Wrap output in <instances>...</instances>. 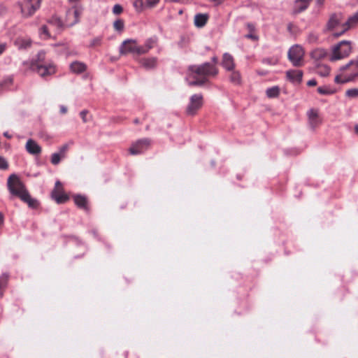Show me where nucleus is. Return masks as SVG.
<instances>
[{
    "instance_id": "nucleus-9",
    "label": "nucleus",
    "mask_w": 358,
    "mask_h": 358,
    "mask_svg": "<svg viewBox=\"0 0 358 358\" xmlns=\"http://www.w3.org/2000/svg\"><path fill=\"white\" fill-rule=\"evenodd\" d=\"M42 0H25L21 5V12L23 16L29 17L32 15L40 7Z\"/></svg>"
},
{
    "instance_id": "nucleus-46",
    "label": "nucleus",
    "mask_w": 358,
    "mask_h": 358,
    "mask_svg": "<svg viewBox=\"0 0 358 358\" xmlns=\"http://www.w3.org/2000/svg\"><path fill=\"white\" fill-rule=\"evenodd\" d=\"M246 38L252 39V41H257L259 37L254 34V32H250L245 36Z\"/></svg>"
},
{
    "instance_id": "nucleus-36",
    "label": "nucleus",
    "mask_w": 358,
    "mask_h": 358,
    "mask_svg": "<svg viewBox=\"0 0 358 358\" xmlns=\"http://www.w3.org/2000/svg\"><path fill=\"white\" fill-rule=\"evenodd\" d=\"M345 95L349 98H357L358 97V89H349L345 92Z\"/></svg>"
},
{
    "instance_id": "nucleus-53",
    "label": "nucleus",
    "mask_w": 358,
    "mask_h": 358,
    "mask_svg": "<svg viewBox=\"0 0 358 358\" xmlns=\"http://www.w3.org/2000/svg\"><path fill=\"white\" fill-rule=\"evenodd\" d=\"M3 136L8 138H12V136L8 131L4 132Z\"/></svg>"
},
{
    "instance_id": "nucleus-18",
    "label": "nucleus",
    "mask_w": 358,
    "mask_h": 358,
    "mask_svg": "<svg viewBox=\"0 0 358 358\" xmlns=\"http://www.w3.org/2000/svg\"><path fill=\"white\" fill-rule=\"evenodd\" d=\"M288 80L294 83H300L302 80L303 71L301 70H289L286 72Z\"/></svg>"
},
{
    "instance_id": "nucleus-57",
    "label": "nucleus",
    "mask_w": 358,
    "mask_h": 358,
    "mask_svg": "<svg viewBox=\"0 0 358 358\" xmlns=\"http://www.w3.org/2000/svg\"><path fill=\"white\" fill-rule=\"evenodd\" d=\"M212 61L214 62V63H217V58L216 57H214L212 58Z\"/></svg>"
},
{
    "instance_id": "nucleus-3",
    "label": "nucleus",
    "mask_w": 358,
    "mask_h": 358,
    "mask_svg": "<svg viewBox=\"0 0 358 358\" xmlns=\"http://www.w3.org/2000/svg\"><path fill=\"white\" fill-rule=\"evenodd\" d=\"M24 70L30 69L36 71L43 78L51 76L55 73V66L51 64L45 62V52H39L36 55V59L31 61H25L22 63Z\"/></svg>"
},
{
    "instance_id": "nucleus-2",
    "label": "nucleus",
    "mask_w": 358,
    "mask_h": 358,
    "mask_svg": "<svg viewBox=\"0 0 358 358\" xmlns=\"http://www.w3.org/2000/svg\"><path fill=\"white\" fill-rule=\"evenodd\" d=\"M7 186L12 195L18 196L22 201L27 203L29 207L35 208L38 206L37 200L31 197L24 185L17 175L12 174L9 176Z\"/></svg>"
},
{
    "instance_id": "nucleus-6",
    "label": "nucleus",
    "mask_w": 358,
    "mask_h": 358,
    "mask_svg": "<svg viewBox=\"0 0 358 358\" xmlns=\"http://www.w3.org/2000/svg\"><path fill=\"white\" fill-rule=\"evenodd\" d=\"M304 50L299 45H292L288 50L287 57L294 66L300 67L303 65Z\"/></svg>"
},
{
    "instance_id": "nucleus-48",
    "label": "nucleus",
    "mask_w": 358,
    "mask_h": 358,
    "mask_svg": "<svg viewBox=\"0 0 358 358\" xmlns=\"http://www.w3.org/2000/svg\"><path fill=\"white\" fill-rule=\"evenodd\" d=\"M87 114V111L84 110H82L80 113V117H82L83 120L84 122H87V120H86V115Z\"/></svg>"
},
{
    "instance_id": "nucleus-5",
    "label": "nucleus",
    "mask_w": 358,
    "mask_h": 358,
    "mask_svg": "<svg viewBox=\"0 0 358 358\" xmlns=\"http://www.w3.org/2000/svg\"><path fill=\"white\" fill-rule=\"evenodd\" d=\"M352 51L351 42L342 41L333 48L330 60L334 62L348 57Z\"/></svg>"
},
{
    "instance_id": "nucleus-54",
    "label": "nucleus",
    "mask_w": 358,
    "mask_h": 358,
    "mask_svg": "<svg viewBox=\"0 0 358 358\" xmlns=\"http://www.w3.org/2000/svg\"><path fill=\"white\" fill-rule=\"evenodd\" d=\"M324 0H317V3L319 4V5H322L323 3H324Z\"/></svg>"
},
{
    "instance_id": "nucleus-31",
    "label": "nucleus",
    "mask_w": 358,
    "mask_h": 358,
    "mask_svg": "<svg viewBox=\"0 0 358 358\" xmlns=\"http://www.w3.org/2000/svg\"><path fill=\"white\" fill-rule=\"evenodd\" d=\"M317 73L322 76H327L330 73V68L325 64H319L317 66Z\"/></svg>"
},
{
    "instance_id": "nucleus-60",
    "label": "nucleus",
    "mask_w": 358,
    "mask_h": 358,
    "mask_svg": "<svg viewBox=\"0 0 358 358\" xmlns=\"http://www.w3.org/2000/svg\"><path fill=\"white\" fill-rule=\"evenodd\" d=\"M357 1H358V0H357Z\"/></svg>"
},
{
    "instance_id": "nucleus-34",
    "label": "nucleus",
    "mask_w": 358,
    "mask_h": 358,
    "mask_svg": "<svg viewBox=\"0 0 358 358\" xmlns=\"http://www.w3.org/2000/svg\"><path fill=\"white\" fill-rule=\"evenodd\" d=\"M8 275L5 273L0 276V297L3 296L2 289L6 287L8 282Z\"/></svg>"
},
{
    "instance_id": "nucleus-23",
    "label": "nucleus",
    "mask_w": 358,
    "mask_h": 358,
    "mask_svg": "<svg viewBox=\"0 0 358 358\" xmlns=\"http://www.w3.org/2000/svg\"><path fill=\"white\" fill-rule=\"evenodd\" d=\"M157 43V38L156 36H152L148 38L145 44L141 46V50L143 51V54L147 53L150 49H152Z\"/></svg>"
},
{
    "instance_id": "nucleus-38",
    "label": "nucleus",
    "mask_w": 358,
    "mask_h": 358,
    "mask_svg": "<svg viewBox=\"0 0 358 358\" xmlns=\"http://www.w3.org/2000/svg\"><path fill=\"white\" fill-rule=\"evenodd\" d=\"M62 158L63 157L59 153H53L51 156V162L52 164L57 165L60 162Z\"/></svg>"
},
{
    "instance_id": "nucleus-10",
    "label": "nucleus",
    "mask_w": 358,
    "mask_h": 358,
    "mask_svg": "<svg viewBox=\"0 0 358 358\" xmlns=\"http://www.w3.org/2000/svg\"><path fill=\"white\" fill-rule=\"evenodd\" d=\"M81 11L76 7H72L66 10L64 22V27H72L78 22Z\"/></svg>"
},
{
    "instance_id": "nucleus-29",
    "label": "nucleus",
    "mask_w": 358,
    "mask_h": 358,
    "mask_svg": "<svg viewBox=\"0 0 358 358\" xmlns=\"http://www.w3.org/2000/svg\"><path fill=\"white\" fill-rule=\"evenodd\" d=\"M231 72V74L229 76V80L230 81L235 84V85H239L241 83V76L239 71H236L235 69L233 71H229Z\"/></svg>"
},
{
    "instance_id": "nucleus-59",
    "label": "nucleus",
    "mask_w": 358,
    "mask_h": 358,
    "mask_svg": "<svg viewBox=\"0 0 358 358\" xmlns=\"http://www.w3.org/2000/svg\"><path fill=\"white\" fill-rule=\"evenodd\" d=\"M134 123L135 124H138V119H135L134 120Z\"/></svg>"
},
{
    "instance_id": "nucleus-40",
    "label": "nucleus",
    "mask_w": 358,
    "mask_h": 358,
    "mask_svg": "<svg viewBox=\"0 0 358 358\" xmlns=\"http://www.w3.org/2000/svg\"><path fill=\"white\" fill-rule=\"evenodd\" d=\"M123 8L120 4H115L113 8V13L115 15H120L122 13Z\"/></svg>"
},
{
    "instance_id": "nucleus-35",
    "label": "nucleus",
    "mask_w": 358,
    "mask_h": 358,
    "mask_svg": "<svg viewBox=\"0 0 358 358\" xmlns=\"http://www.w3.org/2000/svg\"><path fill=\"white\" fill-rule=\"evenodd\" d=\"M113 27L117 31H122L124 27V21L121 19H117L113 22Z\"/></svg>"
},
{
    "instance_id": "nucleus-27",
    "label": "nucleus",
    "mask_w": 358,
    "mask_h": 358,
    "mask_svg": "<svg viewBox=\"0 0 358 358\" xmlns=\"http://www.w3.org/2000/svg\"><path fill=\"white\" fill-rule=\"evenodd\" d=\"M74 202L78 207L87 210V201L86 197L81 195H76L74 196Z\"/></svg>"
},
{
    "instance_id": "nucleus-37",
    "label": "nucleus",
    "mask_w": 358,
    "mask_h": 358,
    "mask_svg": "<svg viewBox=\"0 0 358 358\" xmlns=\"http://www.w3.org/2000/svg\"><path fill=\"white\" fill-rule=\"evenodd\" d=\"M278 62L276 57H267L262 59V63L268 65L274 66Z\"/></svg>"
},
{
    "instance_id": "nucleus-43",
    "label": "nucleus",
    "mask_w": 358,
    "mask_h": 358,
    "mask_svg": "<svg viewBox=\"0 0 358 358\" xmlns=\"http://www.w3.org/2000/svg\"><path fill=\"white\" fill-rule=\"evenodd\" d=\"M8 164L6 160L0 156V169L5 170L8 168Z\"/></svg>"
},
{
    "instance_id": "nucleus-19",
    "label": "nucleus",
    "mask_w": 358,
    "mask_h": 358,
    "mask_svg": "<svg viewBox=\"0 0 358 358\" xmlns=\"http://www.w3.org/2000/svg\"><path fill=\"white\" fill-rule=\"evenodd\" d=\"M312 0H295L293 13H300L308 8Z\"/></svg>"
},
{
    "instance_id": "nucleus-44",
    "label": "nucleus",
    "mask_w": 358,
    "mask_h": 358,
    "mask_svg": "<svg viewBox=\"0 0 358 358\" xmlns=\"http://www.w3.org/2000/svg\"><path fill=\"white\" fill-rule=\"evenodd\" d=\"M134 6L138 9L143 6V0H132Z\"/></svg>"
},
{
    "instance_id": "nucleus-17",
    "label": "nucleus",
    "mask_w": 358,
    "mask_h": 358,
    "mask_svg": "<svg viewBox=\"0 0 358 358\" xmlns=\"http://www.w3.org/2000/svg\"><path fill=\"white\" fill-rule=\"evenodd\" d=\"M221 64L222 67L227 71H233L235 69L234 59L233 56L228 52L223 54Z\"/></svg>"
},
{
    "instance_id": "nucleus-42",
    "label": "nucleus",
    "mask_w": 358,
    "mask_h": 358,
    "mask_svg": "<svg viewBox=\"0 0 358 358\" xmlns=\"http://www.w3.org/2000/svg\"><path fill=\"white\" fill-rule=\"evenodd\" d=\"M101 41H102V38L101 37H96L92 41V42L90 43V46H92V47L99 46L101 45Z\"/></svg>"
},
{
    "instance_id": "nucleus-21",
    "label": "nucleus",
    "mask_w": 358,
    "mask_h": 358,
    "mask_svg": "<svg viewBox=\"0 0 358 358\" xmlns=\"http://www.w3.org/2000/svg\"><path fill=\"white\" fill-rule=\"evenodd\" d=\"M308 117L309 124L313 129H315L320 124V120L318 117L317 111L315 109H310L308 111Z\"/></svg>"
},
{
    "instance_id": "nucleus-15",
    "label": "nucleus",
    "mask_w": 358,
    "mask_h": 358,
    "mask_svg": "<svg viewBox=\"0 0 358 358\" xmlns=\"http://www.w3.org/2000/svg\"><path fill=\"white\" fill-rule=\"evenodd\" d=\"M27 152L32 155H38L42 151L41 147L33 139L29 138L25 145Z\"/></svg>"
},
{
    "instance_id": "nucleus-14",
    "label": "nucleus",
    "mask_w": 358,
    "mask_h": 358,
    "mask_svg": "<svg viewBox=\"0 0 358 358\" xmlns=\"http://www.w3.org/2000/svg\"><path fill=\"white\" fill-rule=\"evenodd\" d=\"M336 29H340V31L342 29V24L341 22V17L339 15L334 13L331 15L326 26V30L329 31H333Z\"/></svg>"
},
{
    "instance_id": "nucleus-49",
    "label": "nucleus",
    "mask_w": 358,
    "mask_h": 358,
    "mask_svg": "<svg viewBox=\"0 0 358 358\" xmlns=\"http://www.w3.org/2000/svg\"><path fill=\"white\" fill-rule=\"evenodd\" d=\"M316 85H317V81L315 79L310 80L307 83V85H308L310 87L315 86Z\"/></svg>"
},
{
    "instance_id": "nucleus-11",
    "label": "nucleus",
    "mask_w": 358,
    "mask_h": 358,
    "mask_svg": "<svg viewBox=\"0 0 358 358\" xmlns=\"http://www.w3.org/2000/svg\"><path fill=\"white\" fill-rule=\"evenodd\" d=\"M51 195L58 203H64L69 199L68 196L64 192L62 182L59 180L56 181L55 188Z\"/></svg>"
},
{
    "instance_id": "nucleus-20",
    "label": "nucleus",
    "mask_w": 358,
    "mask_h": 358,
    "mask_svg": "<svg viewBox=\"0 0 358 358\" xmlns=\"http://www.w3.org/2000/svg\"><path fill=\"white\" fill-rule=\"evenodd\" d=\"M209 16L207 13H197L194 18V24L195 27L201 28L206 25Z\"/></svg>"
},
{
    "instance_id": "nucleus-58",
    "label": "nucleus",
    "mask_w": 358,
    "mask_h": 358,
    "mask_svg": "<svg viewBox=\"0 0 358 358\" xmlns=\"http://www.w3.org/2000/svg\"><path fill=\"white\" fill-rule=\"evenodd\" d=\"M292 24L291 23H289V24H288V26H287V29H288V30H289V31H290V30H291V29H292Z\"/></svg>"
},
{
    "instance_id": "nucleus-16",
    "label": "nucleus",
    "mask_w": 358,
    "mask_h": 358,
    "mask_svg": "<svg viewBox=\"0 0 358 358\" xmlns=\"http://www.w3.org/2000/svg\"><path fill=\"white\" fill-rule=\"evenodd\" d=\"M47 24L50 26L52 31L56 32L59 31L64 27L63 20L57 15H52L49 18L47 21Z\"/></svg>"
},
{
    "instance_id": "nucleus-50",
    "label": "nucleus",
    "mask_w": 358,
    "mask_h": 358,
    "mask_svg": "<svg viewBox=\"0 0 358 358\" xmlns=\"http://www.w3.org/2000/svg\"><path fill=\"white\" fill-rule=\"evenodd\" d=\"M247 27L249 29L250 32H254L255 30V26L251 23H248Z\"/></svg>"
},
{
    "instance_id": "nucleus-41",
    "label": "nucleus",
    "mask_w": 358,
    "mask_h": 358,
    "mask_svg": "<svg viewBox=\"0 0 358 358\" xmlns=\"http://www.w3.org/2000/svg\"><path fill=\"white\" fill-rule=\"evenodd\" d=\"M160 0H146L145 1V6L148 8H153L155 7Z\"/></svg>"
},
{
    "instance_id": "nucleus-1",
    "label": "nucleus",
    "mask_w": 358,
    "mask_h": 358,
    "mask_svg": "<svg viewBox=\"0 0 358 358\" xmlns=\"http://www.w3.org/2000/svg\"><path fill=\"white\" fill-rule=\"evenodd\" d=\"M188 71L186 80L189 86L202 85L208 82L209 76H215L218 73L217 68L209 62L190 66Z\"/></svg>"
},
{
    "instance_id": "nucleus-12",
    "label": "nucleus",
    "mask_w": 358,
    "mask_h": 358,
    "mask_svg": "<svg viewBox=\"0 0 358 358\" xmlns=\"http://www.w3.org/2000/svg\"><path fill=\"white\" fill-rule=\"evenodd\" d=\"M150 144V141L148 138L138 140L130 147L129 152L133 155L141 154L148 148Z\"/></svg>"
},
{
    "instance_id": "nucleus-55",
    "label": "nucleus",
    "mask_w": 358,
    "mask_h": 358,
    "mask_svg": "<svg viewBox=\"0 0 358 358\" xmlns=\"http://www.w3.org/2000/svg\"><path fill=\"white\" fill-rule=\"evenodd\" d=\"M355 131L356 134H358V124H356L355 126Z\"/></svg>"
},
{
    "instance_id": "nucleus-39",
    "label": "nucleus",
    "mask_w": 358,
    "mask_h": 358,
    "mask_svg": "<svg viewBox=\"0 0 358 358\" xmlns=\"http://www.w3.org/2000/svg\"><path fill=\"white\" fill-rule=\"evenodd\" d=\"M307 40L310 43H315L318 40V36L315 33H310L308 35Z\"/></svg>"
},
{
    "instance_id": "nucleus-30",
    "label": "nucleus",
    "mask_w": 358,
    "mask_h": 358,
    "mask_svg": "<svg viewBox=\"0 0 358 358\" xmlns=\"http://www.w3.org/2000/svg\"><path fill=\"white\" fill-rule=\"evenodd\" d=\"M317 92L322 95H331L334 94L336 90L329 85H324L319 87Z\"/></svg>"
},
{
    "instance_id": "nucleus-52",
    "label": "nucleus",
    "mask_w": 358,
    "mask_h": 358,
    "mask_svg": "<svg viewBox=\"0 0 358 358\" xmlns=\"http://www.w3.org/2000/svg\"><path fill=\"white\" fill-rule=\"evenodd\" d=\"M59 108L60 113L62 114H65L67 112V108L65 106L62 105L59 106Z\"/></svg>"
},
{
    "instance_id": "nucleus-32",
    "label": "nucleus",
    "mask_w": 358,
    "mask_h": 358,
    "mask_svg": "<svg viewBox=\"0 0 358 358\" xmlns=\"http://www.w3.org/2000/svg\"><path fill=\"white\" fill-rule=\"evenodd\" d=\"M13 84V78L9 76L0 82V92L3 90H8Z\"/></svg>"
},
{
    "instance_id": "nucleus-51",
    "label": "nucleus",
    "mask_w": 358,
    "mask_h": 358,
    "mask_svg": "<svg viewBox=\"0 0 358 358\" xmlns=\"http://www.w3.org/2000/svg\"><path fill=\"white\" fill-rule=\"evenodd\" d=\"M3 222H4V216H3V214L0 212V229L3 225Z\"/></svg>"
},
{
    "instance_id": "nucleus-4",
    "label": "nucleus",
    "mask_w": 358,
    "mask_h": 358,
    "mask_svg": "<svg viewBox=\"0 0 358 358\" xmlns=\"http://www.w3.org/2000/svg\"><path fill=\"white\" fill-rule=\"evenodd\" d=\"M350 67L352 68V73L349 75L341 76L338 75L334 78V82L337 84H343L350 81H352L358 77V57L350 60L347 64L342 66L340 68L341 71H345Z\"/></svg>"
},
{
    "instance_id": "nucleus-25",
    "label": "nucleus",
    "mask_w": 358,
    "mask_h": 358,
    "mask_svg": "<svg viewBox=\"0 0 358 358\" xmlns=\"http://www.w3.org/2000/svg\"><path fill=\"white\" fill-rule=\"evenodd\" d=\"M15 45L18 49H27L31 45V40L27 38L19 37L15 41Z\"/></svg>"
},
{
    "instance_id": "nucleus-24",
    "label": "nucleus",
    "mask_w": 358,
    "mask_h": 358,
    "mask_svg": "<svg viewBox=\"0 0 358 358\" xmlns=\"http://www.w3.org/2000/svg\"><path fill=\"white\" fill-rule=\"evenodd\" d=\"M327 56V51L324 48H315L310 52V57L315 61H319Z\"/></svg>"
},
{
    "instance_id": "nucleus-22",
    "label": "nucleus",
    "mask_w": 358,
    "mask_h": 358,
    "mask_svg": "<svg viewBox=\"0 0 358 358\" xmlns=\"http://www.w3.org/2000/svg\"><path fill=\"white\" fill-rule=\"evenodd\" d=\"M70 69L74 73H81L86 71L87 66L85 63L75 61L70 64Z\"/></svg>"
},
{
    "instance_id": "nucleus-45",
    "label": "nucleus",
    "mask_w": 358,
    "mask_h": 358,
    "mask_svg": "<svg viewBox=\"0 0 358 358\" xmlns=\"http://www.w3.org/2000/svg\"><path fill=\"white\" fill-rule=\"evenodd\" d=\"M69 149V145L68 144H65L64 145H62L60 148H59V154L62 155V157H64L65 156V153L66 152V151L68 150Z\"/></svg>"
},
{
    "instance_id": "nucleus-13",
    "label": "nucleus",
    "mask_w": 358,
    "mask_h": 358,
    "mask_svg": "<svg viewBox=\"0 0 358 358\" xmlns=\"http://www.w3.org/2000/svg\"><path fill=\"white\" fill-rule=\"evenodd\" d=\"M358 24V12L349 17L345 23L342 24V29L341 31H336L333 34L336 37H338L343 34L349 29L356 26Z\"/></svg>"
},
{
    "instance_id": "nucleus-26",
    "label": "nucleus",
    "mask_w": 358,
    "mask_h": 358,
    "mask_svg": "<svg viewBox=\"0 0 358 358\" xmlns=\"http://www.w3.org/2000/svg\"><path fill=\"white\" fill-rule=\"evenodd\" d=\"M141 64L143 66H144L147 69H151L156 66L157 65V58L156 57H150V58H145L141 60Z\"/></svg>"
},
{
    "instance_id": "nucleus-28",
    "label": "nucleus",
    "mask_w": 358,
    "mask_h": 358,
    "mask_svg": "<svg viewBox=\"0 0 358 358\" xmlns=\"http://www.w3.org/2000/svg\"><path fill=\"white\" fill-rule=\"evenodd\" d=\"M51 30L52 29L48 24L42 26L39 31L40 37L44 40L50 38L51 37Z\"/></svg>"
},
{
    "instance_id": "nucleus-33",
    "label": "nucleus",
    "mask_w": 358,
    "mask_h": 358,
    "mask_svg": "<svg viewBox=\"0 0 358 358\" xmlns=\"http://www.w3.org/2000/svg\"><path fill=\"white\" fill-rule=\"evenodd\" d=\"M280 94V89L278 87L275 86L266 90V95L269 98L277 97Z\"/></svg>"
},
{
    "instance_id": "nucleus-8",
    "label": "nucleus",
    "mask_w": 358,
    "mask_h": 358,
    "mask_svg": "<svg viewBox=\"0 0 358 358\" xmlns=\"http://www.w3.org/2000/svg\"><path fill=\"white\" fill-rule=\"evenodd\" d=\"M203 105V96L201 94H195L190 96L189 102L186 108V113L189 115H194Z\"/></svg>"
},
{
    "instance_id": "nucleus-47",
    "label": "nucleus",
    "mask_w": 358,
    "mask_h": 358,
    "mask_svg": "<svg viewBox=\"0 0 358 358\" xmlns=\"http://www.w3.org/2000/svg\"><path fill=\"white\" fill-rule=\"evenodd\" d=\"M6 48H7L6 43H0V55L6 50Z\"/></svg>"
},
{
    "instance_id": "nucleus-56",
    "label": "nucleus",
    "mask_w": 358,
    "mask_h": 358,
    "mask_svg": "<svg viewBox=\"0 0 358 358\" xmlns=\"http://www.w3.org/2000/svg\"><path fill=\"white\" fill-rule=\"evenodd\" d=\"M166 1H171V2H180L182 0H166Z\"/></svg>"
},
{
    "instance_id": "nucleus-7",
    "label": "nucleus",
    "mask_w": 358,
    "mask_h": 358,
    "mask_svg": "<svg viewBox=\"0 0 358 358\" xmlns=\"http://www.w3.org/2000/svg\"><path fill=\"white\" fill-rule=\"evenodd\" d=\"M120 53L121 55L133 54L134 55H143V51L141 50V46L137 45V42L133 39H127L122 42L120 47Z\"/></svg>"
}]
</instances>
